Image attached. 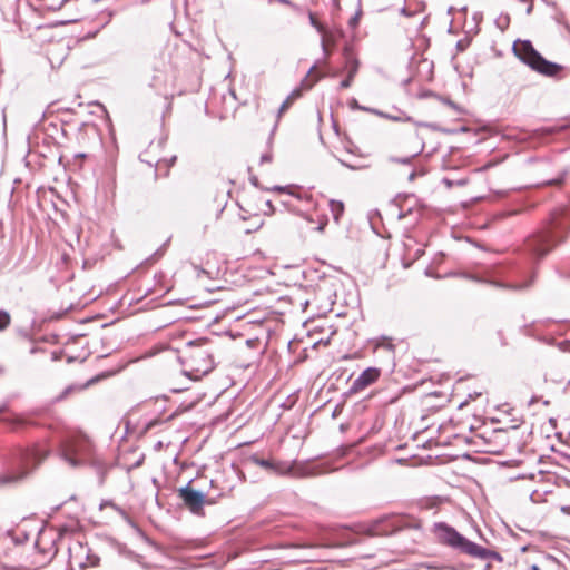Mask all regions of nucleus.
I'll return each instance as SVG.
<instances>
[{
  "instance_id": "f257e3e1",
  "label": "nucleus",
  "mask_w": 570,
  "mask_h": 570,
  "mask_svg": "<svg viewBox=\"0 0 570 570\" xmlns=\"http://www.w3.org/2000/svg\"><path fill=\"white\" fill-rule=\"evenodd\" d=\"M570 233V205L552 209L540 228L524 243V256L498 271V279H485L472 274L464 277L478 283H488L499 288L522 291L529 288L535 277V264L558 245L563 244Z\"/></svg>"
},
{
  "instance_id": "f03ea898",
  "label": "nucleus",
  "mask_w": 570,
  "mask_h": 570,
  "mask_svg": "<svg viewBox=\"0 0 570 570\" xmlns=\"http://www.w3.org/2000/svg\"><path fill=\"white\" fill-rule=\"evenodd\" d=\"M512 51L524 65L533 71L549 78L561 79V71L564 67L560 63L546 59L528 39H518L512 46Z\"/></svg>"
},
{
  "instance_id": "7ed1b4c3",
  "label": "nucleus",
  "mask_w": 570,
  "mask_h": 570,
  "mask_svg": "<svg viewBox=\"0 0 570 570\" xmlns=\"http://www.w3.org/2000/svg\"><path fill=\"white\" fill-rule=\"evenodd\" d=\"M435 533L440 542L448 544L471 557L484 559L488 556L487 549L469 541L453 528L440 523L435 527Z\"/></svg>"
},
{
  "instance_id": "20e7f679",
  "label": "nucleus",
  "mask_w": 570,
  "mask_h": 570,
  "mask_svg": "<svg viewBox=\"0 0 570 570\" xmlns=\"http://www.w3.org/2000/svg\"><path fill=\"white\" fill-rule=\"evenodd\" d=\"M61 454L66 463H97L91 459L92 444L85 436L66 442L61 449Z\"/></svg>"
},
{
  "instance_id": "39448f33",
  "label": "nucleus",
  "mask_w": 570,
  "mask_h": 570,
  "mask_svg": "<svg viewBox=\"0 0 570 570\" xmlns=\"http://www.w3.org/2000/svg\"><path fill=\"white\" fill-rule=\"evenodd\" d=\"M407 518L403 515H389L381 518L364 527L362 532L368 537L391 535L407 527Z\"/></svg>"
},
{
  "instance_id": "423d86ee",
  "label": "nucleus",
  "mask_w": 570,
  "mask_h": 570,
  "mask_svg": "<svg viewBox=\"0 0 570 570\" xmlns=\"http://www.w3.org/2000/svg\"><path fill=\"white\" fill-rule=\"evenodd\" d=\"M269 474L284 475L289 478H306L323 473L320 465H262Z\"/></svg>"
},
{
  "instance_id": "0eeeda50",
  "label": "nucleus",
  "mask_w": 570,
  "mask_h": 570,
  "mask_svg": "<svg viewBox=\"0 0 570 570\" xmlns=\"http://www.w3.org/2000/svg\"><path fill=\"white\" fill-rule=\"evenodd\" d=\"M207 343V338L202 337L195 341H189L186 344V348L189 352V357L193 361L202 360L206 361V364L200 367L194 368L196 372L200 373L202 375L209 373L214 368V363L212 358V354L204 350L203 346Z\"/></svg>"
},
{
  "instance_id": "6e6552de",
  "label": "nucleus",
  "mask_w": 570,
  "mask_h": 570,
  "mask_svg": "<svg viewBox=\"0 0 570 570\" xmlns=\"http://www.w3.org/2000/svg\"><path fill=\"white\" fill-rule=\"evenodd\" d=\"M381 371L377 367H367L365 368L352 383L348 394L357 393L374 382L380 377Z\"/></svg>"
},
{
  "instance_id": "1a4fd4ad",
  "label": "nucleus",
  "mask_w": 570,
  "mask_h": 570,
  "mask_svg": "<svg viewBox=\"0 0 570 570\" xmlns=\"http://www.w3.org/2000/svg\"><path fill=\"white\" fill-rule=\"evenodd\" d=\"M568 128H570V121L562 120L560 124L553 126H547L531 130L529 138L543 141L553 135L567 130Z\"/></svg>"
},
{
  "instance_id": "9d476101",
  "label": "nucleus",
  "mask_w": 570,
  "mask_h": 570,
  "mask_svg": "<svg viewBox=\"0 0 570 570\" xmlns=\"http://www.w3.org/2000/svg\"><path fill=\"white\" fill-rule=\"evenodd\" d=\"M554 479V473L538 469L535 465L531 471L527 473L518 474L515 476L510 478V480H529L538 483H553Z\"/></svg>"
},
{
  "instance_id": "9b49d317",
  "label": "nucleus",
  "mask_w": 570,
  "mask_h": 570,
  "mask_svg": "<svg viewBox=\"0 0 570 570\" xmlns=\"http://www.w3.org/2000/svg\"><path fill=\"white\" fill-rule=\"evenodd\" d=\"M180 497L191 512H198L203 509L204 495L200 492L185 488L180 490Z\"/></svg>"
},
{
  "instance_id": "f8f14e48",
  "label": "nucleus",
  "mask_w": 570,
  "mask_h": 570,
  "mask_svg": "<svg viewBox=\"0 0 570 570\" xmlns=\"http://www.w3.org/2000/svg\"><path fill=\"white\" fill-rule=\"evenodd\" d=\"M345 60L346 68H348V77H345V79L340 82V89H346L351 87L360 67L358 60L347 49H345Z\"/></svg>"
},
{
  "instance_id": "ddd939ff",
  "label": "nucleus",
  "mask_w": 570,
  "mask_h": 570,
  "mask_svg": "<svg viewBox=\"0 0 570 570\" xmlns=\"http://www.w3.org/2000/svg\"><path fill=\"white\" fill-rule=\"evenodd\" d=\"M27 475L26 471L0 473V488L18 483Z\"/></svg>"
},
{
  "instance_id": "4468645a",
  "label": "nucleus",
  "mask_w": 570,
  "mask_h": 570,
  "mask_svg": "<svg viewBox=\"0 0 570 570\" xmlns=\"http://www.w3.org/2000/svg\"><path fill=\"white\" fill-rule=\"evenodd\" d=\"M445 501H448L445 498L438 497V495L425 497V498H422L419 501V505H420L421 509H426L428 510V509L438 508L442 503H444Z\"/></svg>"
},
{
  "instance_id": "2eb2a0df",
  "label": "nucleus",
  "mask_w": 570,
  "mask_h": 570,
  "mask_svg": "<svg viewBox=\"0 0 570 570\" xmlns=\"http://www.w3.org/2000/svg\"><path fill=\"white\" fill-rule=\"evenodd\" d=\"M170 242V238H168L157 250H155L150 256H148L145 261L140 263L139 266H148L156 263L158 259H160L166 252V248Z\"/></svg>"
},
{
  "instance_id": "dca6fc26",
  "label": "nucleus",
  "mask_w": 570,
  "mask_h": 570,
  "mask_svg": "<svg viewBox=\"0 0 570 570\" xmlns=\"http://www.w3.org/2000/svg\"><path fill=\"white\" fill-rule=\"evenodd\" d=\"M22 453L24 460H28L29 458H32L37 461L47 459V451L41 448L27 449L23 450Z\"/></svg>"
},
{
  "instance_id": "f3484780",
  "label": "nucleus",
  "mask_w": 570,
  "mask_h": 570,
  "mask_svg": "<svg viewBox=\"0 0 570 570\" xmlns=\"http://www.w3.org/2000/svg\"><path fill=\"white\" fill-rule=\"evenodd\" d=\"M330 209L333 215V218L336 223H338L341 216L344 213V204L341 200L331 199L330 200Z\"/></svg>"
},
{
  "instance_id": "a211bd4d",
  "label": "nucleus",
  "mask_w": 570,
  "mask_h": 570,
  "mask_svg": "<svg viewBox=\"0 0 570 570\" xmlns=\"http://www.w3.org/2000/svg\"><path fill=\"white\" fill-rule=\"evenodd\" d=\"M0 421L2 422V424L8 425L12 430L21 428L28 423L23 417H20V416H11V417L2 416V419Z\"/></svg>"
},
{
  "instance_id": "6ab92c4d",
  "label": "nucleus",
  "mask_w": 570,
  "mask_h": 570,
  "mask_svg": "<svg viewBox=\"0 0 570 570\" xmlns=\"http://www.w3.org/2000/svg\"><path fill=\"white\" fill-rule=\"evenodd\" d=\"M11 324V315L8 311L0 308V333L4 332Z\"/></svg>"
},
{
  "instance_id": "aec40b11",
  "label": "nucleus",
  "mask_w": 570,
  "mask_h": 570,
  "mask_svg": "<svg viewBox=\"0 0 570 570\" xmlns=\"http://www.w3.org/2000/svg\"><path fill=\"white\" fill-rule=\"evenodd\" d=\"M510 24V16L508 13H501L495 19V26L501 30L504 31Z\"/></svg>"
},
{
  "instance_id": "412c9836",
  "label": "nucleus",
  "mask_w": 570,
  "mask_h": 570,
  "mask_svg": "<svg viewBox=\"0 0 570 570\" xmlns=\"http://www.w3.org/2000/svg\"><path fill=\"white\" fill-rule=\"evenodd\" d=\"M564 175H566V173L562 171L554 178H550V179H546V180L541 181V185H543V186H560L564 180Z\"/></svg>"
},
{
  "instance_id": "4be33fe9",
  "label": "nucleus",
  "mask_w": 570,
  "mask_h": 570,
  "mask_svg": "<svg viewBox=\"0 0 570 570\" xmlns=\"http://www.w3.org/2000/svg\"><path fill=\"white\" fill-rule=\"evenodd\" d=\"M419 154H420V151H417L411 156H406V157H393L392 156L389 158V160L392 163H396V164L409 165V164H411L412 159L415 158Z\"/></svg>"
},
{
  "instance_id": "5701e85b",
  "label": "nucleus",
  "mask_w": 570,
  "mask_h": 570,
  "mask_svg": "<svg viewBox=\"0 0 570 570\" xmlns=\"http://www.w3.org/2000/svg\"><path fill=\"white\" fill-rule=\"evenodd\" d=\"M474 463L484 464V463H522V462L519 460L493 461L489 458H480V459L475 460Z\"/></svg>"
},
{
  "instance_id": "b1692460",
  "label": "nucleus",
  "mask_w": 570,
  "mask_h": 570,
  "mask_svg": "<svg viewBox=\"0 0 570 570\" xmlns=\"http://www.w3.org/2000/svg\"><path fill=\"white\" fill-rule=\"evenodd\" d=\"M77 389L75 385H69L65 387V390L55 399L56 402H60L65 400L71 392H73Z\"/></svg>"
},
{
  "instance_id": "393cba45",
  "label": "nucleus",
  "mask_w": 570,
  "mask_h": 570,
  "mask_svg": "<svg viewBox=\"0 0 570 570\" xmlns=\"http://www.w3.org/2000/svg\"><path fill=\"white\" fill-rule=\"evenodd\" d=\"M361 14H362V10H361V9H358V10L354 13V16H352V17L350 18V20H348V26H350L351 28H353V29H354V28H356V27H357L358 21H360V18H361Z\"/></svg>"
},
{
  "instance_id": "a878e982",
  "label": "nucleus",
  "mask_w": 570,
  "mask_h": 570,
  "mask_svg": "<svg viewBox=\"0 0 570 570\" xmlns=\"http://www.w3.org/2000/svg\"><path fill=\"white\" fill-rule=\"evenodd\" d=\"M348 107L352 109V110H362V105L358 104L357 99L355 98H351L348 100Z\"/></svg>"
},
{
  "instance_id": "bb28decb",
  "label": "nucleus",
  "mask_w": 570,
  "mask_h": 570,
  "mask_svg": "<svg viewBox=\"0 0 570 570\" xmlns=\"http://www.w3.org/2000/svg\"><path fill=\"white\" fill-rule=\"evenodd\" d=\"M302 96V90L296 88L294 89L287 97L291 102H293L295 99L299 98Z\"/></svg>"
},
{
  "instance_id": "cd10ccee",
  "label": "nucleus",
  "mask_w": 570,
  "mask_h": 570,
  "mask_svg": "<svg viewBox=\"0 0 570 570\" xmlns=\"http://www.w3.org/2000/svg\"><path fill=\"white\" fill-rule=\"evenodd\" d=\"M362 111L371 112V114H374V115H377L381 117H387L384 112H382L377 109H374V108L365 107V106L362 107Z\"/></svg>"
},
{
  "instance_id": "c85d7f7f",
  "label": "nucleus",
  "mask_w": 570,
  "mask_h": 570,
  "mask_svg": "<svg viewBox=\"0 0 570 570\" xmlns=\"http://www.w3.org/2000/svg\"><path fill=\"white\" fill-rule=\"evenodd\" d=\"M250 463L263 464V463H272V462L269 460L265 459V458H259L256 454H254V455L250 456Z\"/></svg>"
},
{
  "instance_id": "c756f323",
  "label": "nucleus",
  "mask_w": 570,
  "mask_h": 570,
  "mask_svg": "<svg viewBox=\"0 0 570 570\" xmlns=\"http://www.w3.org/2000/svg\"><path fill=\"white\" fill-rule=\"evenodd\" d=\"M291 105H292V102L289 101V99L286 98L278 109V116H281L283 112H285L289 108Z\"/></svg>"
},
{
  "instance_id": "7c9ffc66",
  "label": "nucleus",
  "mask_w": 570,
  "mask_h": 570,
  "mask_svg": "<svg viewBox=\"0 0 570 570\" xmlns=\"http://www.w3.org/2000/svg\"><path fill=\"white\" fill-rule=\"evenodd\" d=\"M273 159V155L271 151H267V153H264L262 156H261V164H265V163H271Z\"/></svg>"
},
{
  "instance_id": "2f4dec72",
  "label": "nucleus",
  "mask_w": 570,
  "mask_h": 570,
  "mask_svg": "<svg viewBox=\"0 0 570 570\" xmlns=\"http://www.w3.org/2000/svg\"><path fill=\"white\" fill-rule=\"evenodd\" d=\"M287 189V186H273L269 190L283 193Z\"/></svg>"
},
{
  "instance_id": "473e14b6",
  "label": "nucleus",
  "mask_w": 570,
  "mask_h": 570,
  "mask_svg": "<svg viewBox=\"0 0 570 570\" xmlns=\"http://www.w3.org/2000/svg\"><path fill=\"white\" fill-rule=\"evenodd\" d=\"M338 161H340V164H341L342 166L347 167V168H350V169H352V170L357 169V167L352 166V165L347 164L346 161H344V160H342V159H338Z\"/></svg>"
},
{
  "instance_id": "72a5a7b5",
  "label": "nucleus",
  "mask_w": 570,
  "mask_h": 570,
  "mask_svg": "<svg viewBox=\"0 0 570 570\" xmlns=\"http://www.w3.org/2000/svg\"><path fill=\"white\" fill-rule=\"evenodd\" d=\"M249 181H250V184H252L253 186H255V187H259V181H258V178H257L256 176H252V177L249 178Z\"/></svg>"
},
{
  "instance_id": "f704fd0d",
  "label": "nucleus",
  "mask_w": 570,
  "mask_h": 570,
  "mask_svg": "<svg viewBox=\"0 0 570 570\" xmlns=\"http://www.w3.org/2000/svg\"><path fill=\"white\" fill-rule=\"evenodd\" d=\"M265 205L268 208L269 214L274 213L275 209L271 200H266Z\"/></svg>"
},
{
  "instance_id": "c9c22d12",
  "label": "nucleus",
  "mask_w": 570,
  "mask_h": 570,
  "mask_svg": "<svg viewBox=\"0 0 570 570\" xmlns=\"http://www.w3.org/2000/svg\"><path fill=\"white\" fill-rule=\"evenodd\" d=\"M411 212H412V209H411V208H409L406 212H402V210H401V212L399 213V215H397V216H399V219H403V218H404L407 214H410Z\"/></svg>"
},
{
  "instance_id": "e433bc0d",
  "label": "nucleus",
  "mask_w": 570,
  "mask_h": 570,
  "mask_svg": "<svg viewBox=\"0 0 570 570\" xmlns=\"http://www.w3.org/2000/svg\"><path fill=\"white\" fill-rule=\"evenodd\" d=\"M494 434L498 436V438H501L505 434V430L503 429H497L494 430Z\"/></svg>"
},
{
  "instance_id": "4c0bfd02",
  "label": "nucleus",
  "mask_w": 570,
  "mask_h": 570,
  "mask_svg": "<svg viewBox=\"0 0 570 570\" xmlns=\"http://www.w3.org/2000/svg\"><path fill=\"white\" fill-rule=\"evenodd\" d=\"M456 48H458V50H460V51H463V50L465 49V45L463 43V41H462V40H460V41H458V42H456Z\"/></svg>"
},
{
  "instance_id": "58836bf2",
  "label": "nucleus",
  "mask_w": 570,
  "mask_h": 570,
  "mask_svg": "<svg viewBox=\"0 0 570 570\" xmlns=\"http://www.w3.org/2000/svg\"><path fill=\"white\" fill-rule=\"evenodd\" d=\"M539 165L543 168V167H549L550 166V161L547 160V159H542L539 161Z\"/></svg>"
},
{
  "instance_id": "ea45409f",
  "label": "nucleus",
  "mask_w": 570,
  "mask_h": 570,
  "mask_svg": "<svg viewBox=\"0 0 570 570\" xmlns=\"http://www.w3.org/2000/svg\"><path fill=\"white\" fill-rule=\"evenodd\" d=\"M532 9H533V3H532V0L529 1V4L527 7V14H530L532 12Z\"/></svg>"
},
{
  "instance_id": "a19ab883",
  "label": "nucleus",
  "mask_w": 570,
  "mask_h": 570,
  "mask_svg": "<svg viewBox=\"0 0 570 570\" xmlns=\"http://www.w3.org/2000/svg\"><path fill=\"white\" fill-rule=\"evenodd\" d=\"M417 176V173L415 170H413L410 175H409V180L410 181H413Z\"/></svg>"
},
{
  "instance_id": "79ce46f5",
  "label": "nucleus",
  "mask_w": 570,
  "mask_h": 570,
  "mask_svg": "<svg viewBox=\"0 0 570 570\" xmlns=\"http://www.w3.org/2000/svg\"><path fill=\"white\" fill-rule=\"evenodd\" d=\"M539 401V397L538 396H532L529 401V406L533 405L534 403H537Z\"/></svg>"
},
{
  "instance_id": "37998d69",
  "label": "nucleus",
  "mask_w": 570,
  "mask_h": 570,
  "mask_svg": "<svg viewBox=\"0 0 570 570\" xmlns=\"http://www.w3.org/2000/svg\"><path fill=\"white\" fill-rule=\"evenodd\" d=\"M7 410H8V405L6 403L0 405V414L6 413Z\"/></svg>"
},
{
  "instance_id": "c03bdc74",
  "label": "nucleus",
  "mask_w": 570,
  "mask_h": 570,
  "mask_svg": "<svg viewBox=\"0 0 570 570\" xmlns=\"http://www.w3.org/2000/svg\"><path fill=\"white\" fill-rule=\"evenodd\" d=\"M422 568H426V569H440L439 567H434V566H431V564H428V563H423L421 564Z\"/></svg>"
},
{
  "instance_id": "a18cd8bd",
  "label": "nucleus",
  "mask_w": 570,
  "mask_h": 570,
  "mask_svg": "<svg viewBox=\"0 0 570 570\" xmlns=\"http://www.w3.org/2000/svg\"><path fill=\"white\" fill-rule=\"evenodd\" d=\"M444 102L446 105L451 106L452 108H456V105L452 100H450V99H445Z\"/></svg>"
},
{
  "instance_id": "49530a36",
  "label": "nucleus",
  "mask_w": 570,
  "mask_h": 570,
  "mask_svg": "<svg viewBox=\"0 0 570 570\" xmlns=\"http://www.w3.org/2000/svg\"><path fill=\"white\" fill-rule=\"evenodd\" d=\"M289 463L296 464V463H299V462L297 460H292ZM301 463H312V461L311 460H304Z\"/></svg>"
},
{
  "instance_id": "de8ad7c7",
  "label": "nucleus",
  "mask_w": 570,
  "mask_h": 570,
  "mask_svg": "<svg viewBox=\"0 0 570 570\" xmlns=\"http://www.w3.org/2000/svg\"><path fill=\"white\" fill-rule=\"evenodd\" d=\"M73 559L76 560V562H78L80 567L85 566V563L80 560L79 556H75Z\"/></svg>"
},
{
  "instance_id": "09e8293b",
  "label": "nucleus",
  "mask_w": 570,
  "mask_h": 570,
  "mask_svg": "<svg viewBox=\"0 0 570 570\" xmlns=\"http://www.w3.org/2000/svg\"><path fill=\"white\" fill-rule=\"evenodd\" d=\"M394 463H397V464L406 463V460H404V459H395Z\"/></svg>"
},
{
  "instance_id": "8fccbe9b",
  "label": "nucleus",
  "mask_w": 570,
  "mask_h": 570,
  "mask_svg": "<svg viewBox=\"0 0 570 570\" xmlns=\"http://www.w3.org/2000/svg\"><path fill=\"white\" fill-rule=\"evenodd\" d=\"M144 455L139 456L134 463L140 464L144 461Z\"/></svg>"
},
{
  "instance_id": "3c124183",
  "label": "nucleus",
  "mask_w": 570,
  "mask_h": 570,
  "mask_svg": "<svg viewBox=\"0 0 570 570\" xmlns=\"http://www.w3.org/2000/svg\"><path fill=\"white\" fill-rule=\"evenodd\" d=\"M173 463H174V464L179 463V461H178V454H176V455L173 458Z\"/></svg>"
},
{
  "instance_id": "603ef678",
  "label": "nucleus",
  "mask_w": 570,
  "mask_h": 570,
  "mask_svg": "<svg viewBox=\"0 0 570 570\" xmlns=\"http://www.w3.org/2000/svg\"><path fill=\"white\" fill-rule=\"evenodd\" d=\"M98 562V558L95 557V559L90 562L91 566H96Z\"/></svg>"
},
{
  "instance_id": "864d4df0",
  "label": "nucleus",
  "mask_w": 570,
  "mask_h": 570,
  "mask_svg": "<svg viewBox=\"0 0 570 570\" xmlns=\"http://www.w3.org/2000/svg\"><path fill=\"white\" fill-rule=\"evenodd\" d=\"M531 570H541L537 564L531 566Z\"/></svg>"
},
{
  "instance_id": "5fc2aeb1",
  "label": "nucleus",
  "mask_w": 570,
  "mask_h": 570,
  "mask_svg": "<svg viewBox=\"0 0 570 570\" xmlns=\"http://www.w3.org/2000/svg\"><path fill=\"white\" fill-rule=\"evenodd\" d=\"M318 230H323L324 229V224H321L318 227H317Z\"/></svg>"
},
{
  "instance_id": "6e6d98bb",
  "label": "nucleus",
  "mask_w": 570,
  "mask_h": 570,
  "mask_svg": "<svg viewBox=\"0 0 570 570\" xmlns=\"http://www.w3.org/2000/svg\"><path fill=\"white\" fill-rule=\"evenodd\" d=\"M399 200H400V196L395 197L394 202L396 203V205H400Z\"/></svg>"
},
{
  "instance_id": "4d7b16f0",
  "label": "nucleus",
  "mask_w": 570,
  "mask_h": 570,
  "mask_svg": "<svg viewBox=\"0 0 570 570\" xmlns=\"http://www.w3.org/2000/svg\"><path fill=\"white\" fill-rule=\"evenodd\" d=\"M4 373V368L0 366V375Z\"/></svg>"
},
{
  "instance_id": "13d9d810",
  "label": "nucleus",
  "mask_w": 570,
  "mask_h": 570,
  "mask_svg": "<svg viewBox=\"0 0 570 570\" xmlns=\"http://www.w3.org/2000/svg\"><path fill=\"white\" fill-rule=\"evenodd\" d=\"M538 463H543V459H542V456H540V458L538 459Z\"/></svg>"
},
{
  "instance_id": "bf43d9fd",
  "label": "nucleus",
  "mask_w": 570,
  "mask_h": 570,
  "mask_svg": "<svg viewBox=\"0 0 570 570\" xmlns=\"http://www.w3.org/2000/svg\"><path fill=\"white\" fill-rule=\"evenodd\" d=\"M415 463H419V464H422V463H425L422 459H420L419 461H416Z\"/></svg>"
},
{
  "instance_id": "052dcab7",
  "label": "nucleus",
  "mask_w": 570,
  "mask_h": 570,
  "mask_svg": "<svg viewBox=\"0 0 570 570\" xmlns=\"http://www.w3.org/2000/svg\"><path fill=\"white\" fill-rule=\"evenodd\" d=\"M279 2H282V3H289L288 0H279Z\"/></svg>"
},
{
  "instance_id": "680f3d73",
  "label": "nucleus",
  "mask_w": 570,
  "mask_h": 570,
  "mask_svg": "<svg viewBox=\"0 0 570 570\" xmlns=\"http://www.w3.org/2000/svg\"><path fill=\"white\" fill-rule=\"evenodd\" d=\"M549 422H550L551 424H554V423H556V420H554V419H550V420H549Z\"/></svg>"
},
{
  "instance_id": "e2e57ef3",
  "label": "nucleus",
  "mask_w": 570,
  "mask_h": 570,
  "mask_svg": "<svg viewBox=\"0 0 570 570\" xmlns=\"http://www.w3.org/2000/svg\"><path fill=\"white\" fill-rule=\"evenodd\" d=\"M543 404H544V405H549V404H550V402H549L548 400H546V401H543Z\"/></svg>"
},
{
  "instance_id": "0e129e2a",
  "label": "nucleus",
  "mask_w": 570,
  "mask_h": 570,
  "mask_svg": "<svg viewBox=\"0 0 570 570\" xmlns=\"http://www.w3.org/2000/svg\"><path fill=\"white\" fill-rule=\"evenodd\" d=\"M271 135H273V132ZM271 142H272V136H269V138H268V144H271Z\"/></svg>"
}]
</instances>
